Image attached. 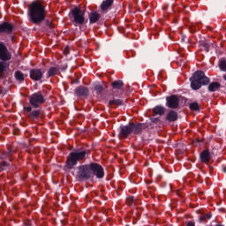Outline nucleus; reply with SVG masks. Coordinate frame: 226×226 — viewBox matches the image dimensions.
I'll return each mask as SVG.
<instances>
[{"mask_svg":"<svg viewBox=\"0 0 226 226\" xmlns=\"http://www.w3.org/2000/svg\"><path fill=\"white\" fill-rule=\"evenodd\" d=\"M109 107L112 105H123V101L119 99H114L109 102Z\"/></svg>","mask_w":226,"mask_h":226,"instance_id":"obj_25","label":"nucleus"},{"mask_svg":"<svg viewBox=\"0 0 226 226\" xmlns=\"http://www.w3.org/2000/svg\"><path fill=\"white\" fill-rule=\"evenodd\" d=\"M86 154H87L86 150H76L74 152H71L66 160L67 169H72L75 167L79 162H81V160L86 158Z\"/></svg>","mask_w":226,"mask_h":226,"instance_id":"obj_3","label":"nucleus"},{"mask_svg":"<svg viewBox=\"0 0 226 226\" xmlns=\"http://www.w3.org/2000/svg\"><path fill=\"white\" fill-rule=\"evenodd\" d=\"M224 80H226V75L223 76Z\"/></svg>","mask_w":226,"mask_h":226,"instance_id":"obj_39","label":"nucleus"},{"mask_svg":"<svg viewBox=\"0 0 226 226\" xmlns=\"http://www.w3.org/2000/svg\"><path fill=\"white\" fill-rule=\"evenodd\" d=\"M190 80L191 87L194 91H198L202 86H207V84H209V78H207L202 71L195 72Z\"/></svg>","mask_w":226,"mask_h":226,"instance_id":"obj_2","label":"nucleus"},{"mask_svg":"<svg viewBox=\"0 0 226 226\" xmlns=\"http://www.w3.org/2000/svg\"><path fill=\"white\" fill-rule=\"evenodd\" d=\"M64 54H68V50L64 51Z\"/></svg>","mask_w":226,"mask_h":226,"instance_id":"obj_38","label":"nucleus"},{"mask_svg":"<svg viewBox=\"0 0 226 226\" xmlns=\"http://www.w3.org/2000/svg\"><path fill=\"white\" fill-rule=\"evenodd\" d=\"M114 0H104L101 4V9L102 11H107V10L112 6Z\"/></svg>","mask_w":226,"mask_h":226,"instance_id":"obj_18","label":"nucleus"},{"mask_svg":"<svg viewBox=\"0 0 226 226\" xmlns=\"http://www.w3.org/2000/svg\"><path fill=\"white\" fill-rule=\"evenodd\" d=\"M41 77H43V72L40 69H32L30 71V78L32 80H41Z\"/></svg>","mask_w":226,"mask_h":226,"instance_id":"obj_11","label":"nucleus"},{"mask_svg":"<svg viewBox=\"0 0 226 226\" xmlns=\"http://www.w3.org/2000/svg\"><path fill=\"white\" fill-rule=\"evenodd\" d=\"M0 59L1 61H10L11 59L10 51L3 42H0Z\"/></svg>","mask_w":226,"mask_h":226,"instance_id":"obj_8","label":"nucleus"},{"mask_svg":"<svg viewBox=\"0 0 226 226\" xmlns=\"http://www.w3.org/2000/svg\"><path fill=\"white\" fill-rule=\"evenodd\" d=\"M211 218V214H207L206 215L201 216V220H209Z\"/></svg>","mask_w":226,"mask_h":226,"instance_id":"obj_32","label":"nucleus"},{"mask_svg":"<svg viewBox=\"0 0 226 226\" xmlns=\"http://www.w3.org/2000/svg\"><path fill=\"white\" fill-rule=\"evenodd\" d=\"M222 171L226 174V168H222Z\"/></svg>","mask_w":226,"mask_h":226,"instance_id":"obj_37","label":"nucleus"},{"mask_svg":"<svg viewBox=\"0 0 226 226\" xmlns=\"http://www.w3.org/2000/svg\"><path fill=\"white\" fill-rule=\"evenodd\" d=\"M100 13H98L97 11H92L89 14V20H90V24H96L97 21L100 20Z\"/></svg>","mask_w":226,"mask_h":226,"instance_id":"obj_14","label":"nucleus"},{"mask_svg":"<svg viewBox=\"0 0 226 226\" xmlns=\"http://www.w3.org/2000/svg\"><path fill=\"white\" fill-rule=\"evenodd\" d=\"M113 89H121L123 87V81L117 80L111 83Z\"/></svg>","mask_w":226,"mask_h":226,"instance_id":"obj_23","label":"nucleus"},{"mask_svg":"<svg viewBox=\"0 0 226 226\" xmlns=\"http://www.w3.org/2000/svg\"><path fill=\"white\" fill-rule=\"evenodd\" d=\"M95 91H97V93H101V91H103V87H102L101 85H98L94 87Z\"/></svg>","mask_w":226,"mask_h":226,"instance_id":"obj_31","label":"nucleus"},{"mask_svg":"<svg viewBox=\"0 0 226 226\" xmlns=\"http://www.w3.org/2000/svg\"><path fill=\"white\" fill-rule=\"evenodd\" d=\"M154 114H157L158 116H163L165 114V108L162 106H156L153 109Z\"/></svg>","mask_w":226,"mask_h":226,"instance_id":"obj_21","label":"nucleus"},{"mask_svg":"<svg viewBox=\"0 0 226 226\" xmlns=\"http://www.w3.org/2000/svg\"><path fill=\"white\" fill-rule=\"evenodd\" d=\"M167 121H170V123H172L174 121H177V112L174 110H170L167 117H166Z\"/></svg>","mask_w":226,"mask_h":226,"instance_id":"obj_16","label":"nucleus"},{"mask_svg":"<svg viewBox=\"0 0 226 226\" xmlns=\"http://www.w3.org/2000/svg\"><path fill=\"white\" fill-rule=\"evenodd\" d=\"M133 202H134V198L132 196L126 199V204L128 206H132V204H133Z\"/></svg>","mask_w":226,"mask_h":226,"instance_id":"obj_29","label":"nucleus"},{"mask_svg":"<svg viewBox=\"0 0 226 226\" xmlns=\"http://www.w3.org/2000/svg\"><path fill=\"white\" fill-rule=\"evenodd\" d=\"M78 176H79V179H89V178L93 177V171L91 170V164L79 166Z\"/></svg>","mask_w":226,"mask_h":226,"instance_id":"obj_4","label":"nucleus"},{"mask_svg":"<svg viewBox=\"0 0 226 226\" xmlns=\"http://www.w3.org/2000/svg\"><path fill=\"white\" fill-rule=\"evenodd\" d=\"M14 77H15L16 80H19V82L24 81V79H25L24 73H22V72H20V71H17L14 74Z\"/></svg>","mask_w":226,"mask_h":226,"instance_id":"obj_22","label":"nucleus"},{"mask_svg":"<svg viewBox=\"0 0 226 226\" xmlns=\"http://www.w3.org/2000/svg\"><path fill=\"white\" fill-rule=\"evenodd\" d=\"M10 65L7 63L0 61V79H4L8 75Z\"/></svg>","mask_w":226,"mask_h":226,"instance_id":"obj_13","label":"nucleus"},{"mask_svg":"<svg viewBox=\"0 0 226 226\" xmlns=\"http://www.w3.org/2000/svg\"><path fill=\"white\" fill-rule=\"evenodd\" d=\"M219 68L222 72H226V61L225 60H220Z\"/></svg>","mask_w":226,"mask_h":226,"instance_id":"obj_26","label":"nucleus"},{"mask_svg":"<svg viewBox=\"0 0 226 226\" xmlns=\"http://www.w3.org/2000/svg\"><path fill=\"white\" fill-rule=\"evenodd\" d=\"M72 15L76 24H79V25L84 24L86 20V18H85L86 12L82 11L80 8L75 7L74 9H72Z\"/></svg>","mask_w":226,"mask_h":226,"instance_id":"obj_5","label":"nucleus"},{"mask_svg":"<svg viewBox=\"0 0 226 226\" xmlns=\"http://www.w3.org/2000/svg\"><path fill=\"white\" fill-rule=\"evenodd\" d=\"M75 92L78 96H87L89 89H87V87H79V88H76Z\"/></svg>","mask_w":226,"mask_h":226,"instance_id":"obj_15","label":"nucleus"},{"mask_svg":"<svg viewBox=\"0 0 226 226\" xmlns=\"http://www.w3.org/2000/svg\"><path fill=\"white\" fill-rule=\"evenodd\" d=\"M167 107L169 109H177L179 107V99L177 95H171L167 98Z\"/></svg>","mask_w":226,"mask_h":226,"instance_id":"obj_9","label":"nucleus"},{"mask_svg":"<svg viewBox=\"0 0 226 226\" xmlns=\"http://www.w3.org/2000/svg\"><path fill=\"white\" fill-rule=\"evenodd\" d=\"M25 110H26V112H31V110H32L31 106L25 107Z\"/></svg>","mask_w":226,"mask_h":226,"instance_id":"obj_35","label":"nucleus"},{"mask_svg":"<svg viewBox=\"0 0 226 226\" xmlns=\"http://www.w3.org/2000/svg\"><path fill=\"white\" fill-rule=\"evenodd\" d=\"M44 102H45V97L43 96L41 92L34 93L30 96V103L35 109L40 107V105H41V103H44Z\"/></svg>","mask_w":226,"mask_h":226,"instance_id":"obj_6","label":"nucleus"},{"mask_svg":"<svg viewBox=\"0 0 226 226\" xmlns=\"http://www.w3.org/2000/svg\"><path fill=\"white\" fill-rule=\"evenodd\" d=\"M220 89V83L218 82H212L208 85V91L210 93H215V91H218Z\"/></svg>","mask_w":226,"mask_h":226,"instance_id":"obj_20","label":"nucleus"},{"mask_svg":"<svg viewBox=\"0 0 226 226\" xmlns=\"http://www.w3.org/2000/svg\"><path fill=\"white\" fill-rule=\"evenodd\" d=\"M131 128L132 130V133L137 135L142 132V124H131Z\"/></svg>","mask_w":226,"mask_h":226,"instance_id":"obj_19","label":"nucleus"},{"mask_svg":"<svg viewBox=\"0 0 226 226\" xmlns=\"http://www.w3.org/2000/svg\"><path fill=\"white\" fill-rule=\"evenodd\" d=\"M13 31V25L10 23H2L0 24V33H5L6 34H10Z\"/></svg>","mask_w":226,"mask_h":226,"instance_id":"obj_12","label":"nucleus"},{"mask_svg":"<svg viewBox=\"0 0 226 226\" xmlns=\"http://www.w3.org/2000/svg\"><path fill=\"white\" fill-rule=\"evenodd\" d=\"M8 156H10V152L7 153V154H2V155H1V159H2V160H4V158H8Z\"/></svg>","mask_w":226,"mask_h":226,"instance_id":"obj_34","label":"nucleus"},{"mask_svg":"<svg viewBox=\"0 0 226 226\" xmlns=\"http://www.w3.org/2000/svg\"><path fill=\"white\" fill-rule=\"evenodd\" d=\"M30 116H31V117H32L33 119H36V118L40 117V111H38V110H33V111L31 112Z\"/></svg>","mask_w":226,"mask_h":226,"instance_id":"obj_27","label":"nucleus"},{"mask_svg":"<svg viewBox=\"0 0 226 226\" xmlns=\"http://www.w3.org/2000/svg\"><path fill=\"white\" fill-rule=\"evenodd\" d=\"M90 168L92 170V177L94 176H96L98 179L103 178V176H105V173L103 171V168L102 165L96 163V162H91L90 163Z\"/></svg>","mask_w":226,"mask_h":226,"instance_id":"obj_7","label":"nucleus"},{"mask_svg":"<svg viewBox=\"0 0 226 226\" xmlns=\"http://www.w3.org/2000/svg\"><path fill=\"white\" fill-rule=\"evenodd\" d=\"M187 226H195V222H189L187 223Z\"/></svg>","mask_w":226,"mask_h":226,"instance_id":"obj_36","label":"nucleus"},{"mask_svg":"<svg viewBox=\"0 0 226 226\" xmlns=\"http://www.w3.org/2000/svg\"><path fill=\"white\" fill-rule=\"evenodd\" d=\"M132 133H133L132 124L123 126L121 127L120 139H126V137H128V135H132Z\"/></svg>","mask_w":226,"mask_h":226,"instance_id":"obj_10","label":"nucleus"},{"mask_svg":"<svg viewBox=\"0 0 226 226\" xmlns=\"http://www.w3.org/2000/svg\"><path fill=\"white\" fill-rule=\"evenodd\" d=\"M200 160L203 163H207V162H209V160H211V155L209 154V151L204 150L200 154Z\"/></svg>","mask_w":226,"mask_h":226,"instance_id":"obj_17","label":"nucleus"},{"mask_svg":"<svg viewBox=\"0 0 226 226\" xmlns=\"http://www.w3.org/2000/svg\"><path fill=\"white\" fill-rule=\"evenodd\" d=\"M203 49L205 52H209V44L207 43L203 44Z\"/></svg>","mask_w":226,"mask_h":226,"instance_id":"obj_33","label":"nucleus"},{"mask_svg":"<svg viewBox=\"0 0 226 226\" xmlns=\"http://www.w3.org/2000/svg\"><path fill=\"white\" fill-rule=\"evenodd\" d=\"M28 16L34 24H40L45 20V7L40 2H33L28 6Z\"/></svg>","mask_w":226,"mask_h":226,"instance_id":"obj_1","label":"nucleus"},{"mask_svg":"<svg viewBox=\"0 0 226 226\" xmlns=\"http://www.w3.org/2000/svg\"><path fill=\"white\" fill-rule=\"evenodd\" d=\"M189 107L191 110H199V103L197 102L191 103Z\"/></svg>","mask_w":226,"mask_h":226,"instance_id":"obj_28","label":"nucleus"},{"mask_svg":"<svg viewBox=\"0 0 226 226\" xmlns=\"http://www.w3.org/2000/svg\"><path fill=\"white\" fill-rule=\"evenodd\" d=\"M8 165H10V164H8V162L3 161L2 162H0V169L2 170H4L6 169V167H8Z\"/></svg>","mask_w":226,"mask_h":226,"instance_id":"obj_30","label":"nucleus"},{"mask_svg":"<svg viewBox=\"0 0 226 226\" xmlns=\"http://www.w3.org/2000/svg\"><path fill=\"white\" fill-rule=\"evenodd\" d=\"M54 75H57V69L56 67H50L48 71V77H54Z\"/></svg>","mask_w":226,"mask_h":226,"instance_id":"obj_24","label":"nucleus"}]
</instances>
